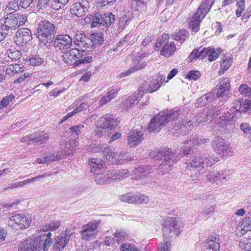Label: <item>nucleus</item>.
<instances>
[{
  "mask_svg": "<svg viewBox=\"0 0 251 251\" xmlns=\"http://www.w3.org/2000/svg\"><path fill=\"white\" fill-rule=\"evenodd\" d=\"M119 200L123 202L129 203H135V194L128 193L119 196Z\"/></svg>",
  "mask_w": 251,
  "mask_h": 251,
  "instance_id": "41",
  "label": "nucleus"
},
{
  "mask_svg": "<svg viewBox=\"0 0 251 251\" xmlns=\"http://www.w3.org/2000/svg\"><path fill=\"white\" fill-rule=\"evenodd\" d=\"M251 100L248 99H245L244 100H243V102H242L241 113H246L248 112L251 109Z\"/></svg>",
  "mask_w": 251,
  "mask_h": 251,
  "instance_id": "59",
  "label": "nucleus"
},
{
  "mask_svg": "<svg viewBox=\"0 0 251 251\" xmlns=\"http://www.w3.org/2000/svg\"><path fill=\"white\" fill-rule=\"evenodd\" d=\"M226 171H222L219 172L216 171L215 176L214 178L213 183L219 184L221 180L225 179L226 175L225 174Z\"/></svg>",
  "mask_w": 251,
  "mask_h": 251,
  "instance_id": "58",
  "label": "nucleus"
},
{
  "mask_svg": "<svg viewBox=\"0 0 251 251\" xmlns=\"http://www.w3.org/2000/svg\"><path fill=\"white\" fill-rule=\"evenodd\" d=\"M216 171H204L203 176L206 177L207 180L213 183L214 178L215 176Z\"/></svg>",
  "mask_w": 251,
  "mask_h": 251,
  "instance_id": "63",
  "label": "nucleus"
},
{
  "mask_svg": "<svg viewBox=\"0 0 251 251\" xmlns=\"http://www.w3.org/2000/svg\"><path fill=\"white\" fill-rule=\"evenodd\" d=\"M74 44L81 49L83 51H90L95 49L93 42L89 36H86L82 33L75 35L74 38Z\"/></svg>",
  "mask_w": 251,
  "mask_h": 251,
  "instance_id": "10",
  "label": "nucleus"
},
{
  "mask_svg": "<svg viewBox=\"0 0 251 251\" xmlns=\"http://www.w3.org/2000/svg\"><path fill=\"white\" fill-rule=\"evenodd\" d=\"M27 21L25 15L19 13H9L7 16L0 19V26L8 33L23 25Z\"/></svg>",
  "mask_w": 251,
  "mask_h": 251,
  "instance_id": "5",
  "label": "nucleus"
},
{
  "mask_svg": "<svg viewBox=\"0 0 251 251\" xmlns=\"http://www.w3.org/2000/svg\"><path fill=\"white\" fill-rule=\"evenodd\" d=\"M142 92V90L138 89L132 95L127 97L121 104L122 108L126 110L137 104L143 96Z\"/></svg>",
  "mask_w": 251,
  "mask_h": 251,
  "instance_id": "19",
  "label": "nucleus"
},
{
  "mask_svg": "<svg viewBox=\"0 0 251 251\" xmlns=\"http://www.w3.org/2000/svg\"><path fill=\"white\" fill-rule=\"evenodd\" d=\"M97 127L95 130L96 134L98 137H102L105 135L107 132H109V130L104 126H100L99 124L97 123Z\"/></svg>",
  "mask_w": 251,
  "mask_h": 251,
  "instance_id": "53",
  "label": "nucleus"
},
{
  "mask_svg": "<svg viewBox=\"0 0 251 251\" xmlns=\"http://www.w3.org/2000/svg\"><path fill=\"white\" fill-rule=\"evenodd\" d=\"M121 251H140L134 245L128 243L123 244L121 246Z\"/></svg>",
  "mask_w": 251,
  "mask_h": 251,
  "instance_id": "55",
  "label": "nucleus"
},
{
  "mask_svg": "<svg viewBox=\"0 0 251 251\" xmlns=\"http://www.w3.org/2000/svg\"><path fill=\"white\" fill-rule=\"evenodd\" d=\"M72 235V232L70 230L61 232L55 238L54 250L56 251L63 250L68 245Z\"/></svg>",
  "mask_w": 251,
  "mask_h": 251,
  "instance_id": "14",
  "label": "nucleus"
},
{
  "mask_svg": "<svg viewBox=\"0 0 251 251\" xmlns=\"http://www.w3.org/2000/svg\"><path fill=\"white\" fill-rule=\"evenodd\" d=\"M91 150L93 152H102L104 160L103 162H105L106 160L107 163L109 161V158L110 156V154L112 152L111 150L106 144L102 145H95L91 148Z\"/></svg>",
  "mask_w": 251,
  "mask_h": 251,
  "instance_id": "27",
  "label": "nucleus"
},
{
  "mask_svg": "<svg viewBox=\"0 0 251 251\" xmlns=\"http://www.w3.org/2000/svg\"><path fill=\"white\" fill-rule=\"evenodd\" d=\"M100 224L101 221L95 220L88 224H86V225H84V226L97 234V228L100 226Z\"/></svg>",
  "mask_w": 251,
  "mask_h": 251,
  "instance_id": "54",
  "label": "nucleus"
},
{
  "mask_svg": "<svg viewBox=\"0 0 251 251\" xmlns=\"http://www.w3.org/2000/svg\"><path fill=\"white\" fill-rule=\"evenodd\" d=\"M179 112L175 111L173 113L160 112L157 116L152 118L148 126L150 132L159 131L161 127L165 126L170 120H172L178 117Z\"/></svg>",
  "mask_w": 251,
  "mask_h": 251,
  "instance_id": "7",
  "label": "nucleus"
},
{
  "mask_svg": "<svg viewBox=\"0 0 251 251\" xmlns=\"http://www.w3.org/2000/svg\"><path fill=\"white\" fill-rule=\"evenodd\" d=\"M238 229L245 233L248 231H251V218H245L242 221L241 225H239Z\"/></svg>",
  "mask_w": 251,
  "mask_h": 251,
  "instance_id": "39",
  "label": "nucleus"
},
{
  "mask_svg": "<svg viewBox=\"0 0 251 251\" xmlns=\"http://www.w3.org/2000/svg\"><path fill=\"white\" fill-rule=\"evenodd\" d=\"M81 52L76 49H72L70 50H67L62 55L63 61L69 65L77 66L79 65L78 60L80 57V52Z\"/></svg>",
  "mask_w": 251,
  "mask_h": 251,
  "instance_id": "12",
  "label": "nucleus"
},
{
  "mask_svg": "<svg viewBox=\"0 0 251 251\" xmlns=\"http://www.w3.org/2000/svg\"><path fill=\"white\" fill-rule=\"evenodd\" d=\"M171 243L169 242L166 241L159 245L158 251H171Z\"/></svg>",
  "mask_w": 251,
  "mask_h": 251,
  "instance_id": "60",
  "label": "nucleus"
},
{
  "mask_svg": "<svg viewBox=\"0 0 251 251\" xmlns=\"http://www.w3.org/2000/svg\"><path fill=\"white\" fill-rule=\"evenodd\" d=\"M54 47L56 50H67L70 48L72 44V38L67 34H59L57 35L54 40L53 39Z\"/></svg>",
  "mask_w": 251,
  "mask_h": 251,
  "instance_id": "17",
  "label": "nucleus"
},
{
  "mask_svg": "<svg viewBox=\"0 0 251 251\" xmlns=\"http://www.w3.org/2000/svg\"><path fill=\"white\" fill-rule=\"evenodd\" d=\"M103 18V26L105 27L112 26L116 20L115 16L110 12L104 14Z\"/></svg>",
  "mask_w": 251,
  "mask_h": 251,
  "instance_id": "38",
  "label": "nucleus"
},
{
  "mask_svg": "<svg viewBox=\"0 0 251 251\" xmlns=\"http://www.w3.org/2000/svg\"><path fill=\"white\" fill-rule=\"evenodd\" d=\"M103 14L100 12L95 13L91 15L90 18L91 25L92 27H99L103 26Z\"/></svg>",
  "mask_w": 251,
  "mask_h": 251,
  "instance_id": "30",
  "label": "nucleus"
},
{
  "mask_svg": "<svg viewBox=\"0 0 251 251\" xmlns=\"http://www.w3.org/2000/svg\"><path fill=\"white\" fill-rule=\"evenodd\" d=\"M230 88L229 79L227 77L223 78L220 80L218 85L213 92L216 97L226 98L229 95Z\"/></svg>",
  "mask_w": 251,
  "mask_h": 251,
  "instance_id": "13",
  "label": "nucleus"
},
{
  "mask_svg": "<svg viewBox=\"0 0 251 251\" xmlns=\"http://www.w3.org/2000/svg\"><path fill=\"white\" fill-rule=\"evenodd\" d=\"M30 238H28L21 242L18 246L19 251H36Z\"/></svg>",
  "mask_w": 251,
  "mask_h": 251,
  "instance_id": "31",
  "label": "nucleus"
},
{
  "mask_svg": "<svg viewBox=\"0 0 251 251\" xmlns=\"http://www.w3.org/2000/svg\"><path fill=\"white\" fill-rule=\"evenodd\" d=\"M189 35L188 32L185 29L180 30L174 36V39L176 41H179L180 43L183 42Z\"/></svg>",
  "mask_w": 251,
  "mask_h": 251,
  "instance_id": "46",
  "label": "nucleus"
},
{
  "mask_svg": "<svg viewBox=\"0 0 251 251\" xmlns=\"http://www.w3.org/2000/svg\"><path fill=\"white\" fill-rule=\"evenodd\" d=\"M69 0H51L50 6L52 9L58 10L64 7Z\"/></svg>",
  "mask_w": 251,
  "mask_h": 251,
  "instance_id": "42",
  "label": "nucleus"
},
{
  "mask_svg": "<svg viewBox=\"0 0 251 251\" xmlns=\"http://www.w3.org/2000/svg\"><path fill=\"white\" fill-rule=\"evenodd\" d=\"M209 49L211 50V51L209 52L208 55V60L210 62L215 60L218 57V56L221 53V49H217V50H215L214 49L211 47H209Z\"/></svg>",
  "mask_w": 251,
  "mask_h": 251,
  "instance_id": "51",
  "label": "nucleus"
},
{
  "mask_svg": "<svg viewBox=\"0 0 251 251\" xmlns=\"http://www.w3.org/2000/svg\"><path fill=\"white\" fill-rule=\"evenodd\" d=\"M176 50V47L174 42H169L162 48L160 54L161 55L169 57L173 54Z\"/></svg>",
  "mask_w": 251,
  "mask_h": 251,
  "instance_id": "29",
  "label": "nucleus"
},
{
  "mask_svg": "<svg viewBox=\"0 0 251 251\" xmlns=\"http://www.w3.org/2000/svg\"><path fill=\"white\" fill-rule=\"evenodd\" d=\"M220 240L218 235H213L208 237L205 244L204 251H217L220 249Z\"/></svg>",
  "mask_w": 251,
  "mask_h": 251,
  "instance_id": "25",
  "label": "nucleus"
},
{
  "mask_svg": "<svg viewBox=\"0 0 251 251\" xmlns=\"http://www.w3.org/2000/svg\"><path fill=\"white\" fill-rule=\"evenodd\" d=\"M16 42L26 44L32 39L31 31L26 28H21L18 29L15 35Z\"/></svg>",
  "mask_w": 251,
  "mask_h": 251,
  "instance_id": "24",
  "label": "nucleus"
},
{
  "mask_svg": "<svg viewBox=\"0 0 251 251\" xmlns=\"http://www.w3.org/2000/svg\"><path fill=\"white\" fill-rule=\"evenodd\" d=\"M214 0H204L199 6L197 11L192 17H189L187 22L189 23L190 27L194 33L200 29V23L206 14L210 11Z\"/></svg>",
  "mask_w": 251,
  "mask_h": 251,
  "instance_id": "3",
  "label": "nucleus"
},
{
  "mask_svg": "<svg viewBox=\"0 0 251 251\" xmlns=\"http://www.w3.org/2000/svg\"><path fill=\"white\" fill-rule=\"evenodd\" d=\"M48 136L46 134L39 132H36L32 134L29 135L24 137L22 141H27L28 144L35 143L36 145H41L48 139Z\"/></svg>",
  "mask_w": 251,
  "mask_h": 251,
  "instance_id": "23",
  "label": "nucleus"
},
{
  "mask_svg": "<svg viewBox=\"0 0 251 251\" xmlns=\"http://www.w3.org/2000/svg\"><path fill=\"white\" fill-rule=\"evenodd\" d=\"M165 76L164 75H159L155 78H152L149 87L144 88L141 87L139 90H142L143 96L147 93H153L157 90L161 86V83L165 80Z\"/></svg>",
  "mask_w": 251,
  "mask_h": 251,
  "instance_id": "20",
  "label": "nucleus"
},
{
  "mask_svg": "<svg viewBox=\"0 0 251 251\" xmlns=\"http://www.w3.org/2000/svg\"><path fill=\"white\" fill-rule=\"evenodd\" d=\"M195 121L193 120L192 118L187 122H185V121L180 122L179 120H178L174 123V125L173 126L175 127L179 128H182L184 127L185 128V130L188 131H191L193 128Z\"/></svg>",
  "mask_w": 251,
  "mask_h": 251,
  "instance_id": "32",
  "label": "nucleus"
},
{
  "mask_svg": "<svg viewBox=\"0 0 251 251\" xmlns=\"http://www.w3.org/2000/svg\"><path fill=\"white\" fill-rule=\"evenodd\" d=\"M183 224L182 221L176 219V218H169L167 221L163 224L164 232L167 231L168 229L178 235L183 230Z\"/></svg>",
  "mask_w": 251,
  "mask_h": 251,
  "instance_id": "16",
  "label": "nucleus"
},
{
  "mask_svg": "<svg viewBox=\"0 0 251 251\" xmlns=\"http://www.w3.org/2000/svg\"><path fill=\"white\" fill-rule=\"evenodd\" d=\"M110 175L111 176L112 181L114 180H121L128 177L130 173L128 170L125 169L116 171L114 173L110 174Z\"/></svg>",
  "mask_w": 251,
  "mask_h": 251,
  "instance_id": "33",
  "label": "nucleus"
},
{
  "mask_svg": "<svg viewBox=\"0 0 251 251\" xmlns=\"http://www.w3.org/2000/svg\"><path fill=\"white\" fill-rule=\"evenodd\" d=\"M105 162L99 158H92L89 161L91 172L97 174L95 181L97 184L102 185L112 181L110 174H105L102 172L106 168Z\"/></svg>",
  "mask_w": 251,
  "mask_h": 251,
  "instance_id": "4",
  "label": "nucleus"
},
{
  "mask_svg": "<svg viewBox=\"0 0 251 251\" xmlns=\"http://www.w3.org/2000/svg\"><path fill=\"white\" fill-rule=\"evenodd\" d=\"M119 122V121L116 118L115 116L111 114H105L97 121V123L100 126H103L109 130L115 128Z\"/></svg>",
  "mask_w": 251,
  "mask_h": 251,
  "instance_id": "21",
  "label": "nucleus"
},
{
  "mask_svg": "<svg viewBox=\"0 0 251 251\" xmlns=\"http://www.w3.org/2000/svg\"><path fill=\"white\" fill-rule=\"evenodd\" d=\"M231 56V55L228 54L223 57L221 64V69L222 70L223 72L227 70L230 66L232 60Z\"/></svg>",
  "mask_w": 251,
  "mask_h": 251,
  "instance_id": "45",
  "label": "nucleus"
},
{
  "mask_svg": "<svg viewBox=\"0 0 251 251\" xmlns=\"http://www.w3.org/2000/svg\"><path fill=\"white\" fill-rule=\"evenodd\" d=\"M176 150L171 148H163L158 151H152L150 156L155 160H162L158 167V172L161 175L169 173L171 170V167L174 163L179 159V156L177 155Z\"/></svg>",
  "mask_w": 251,
  "mask_h": 251,
  "instance_id": "1",
  "label": "nucleus"
},
{
  "mask_svg": "<svg viewBox=\"0 0 251 251\" xmlns=\"http://www.w3.org/2000/svg\"><path fill=\"white\" fill-rule=\"evenodd\" d=\"M31 222L30 217H27L24 214H16L9 218L8 225L14 229L19 230L27 228Z\"/></svg>",
  "mask_w": 251,
  "mask_h": 251,
  "instance_id": "9",
  "label": "nucleus"
},
{
  "mask_svg": "<svg viewBox=\"0 0 251 251\" xmlns=\"http://www.w3.org/2000/svg\"><path fill=\"white\" fill-rule=\"evenodd\" d=\"M36 35L40 44L46 46L52 42L55 33L54 24L47 20L41 18L35 21Z\"/></svg>",
  "mask_w": 251,
  "mask_h": 251,
  "instance_id": "2",
  "label": "nucleus"
},
{
  "mask_svg": "<svg viewBox=\"0 0 251 251\" xmlns=\"http://www.w3.org/2000/svg\"><path fill=\"white\" fill-rule=\"evenodd\" d=\"M218 161V157L213 158L205 153H203L198 156L195 155L193 159L191 160L187 161L185 165V168L188 170L198 171L201 170L202 168L206 166H212L213 164Z\"/></svg>",
  "mask_w": 251,
  "mask_h": 251,
  "instance_id": "6",
  "label": "nucleus"
},
{
  "mask_svg": "<svg viewBox=\"0 0 251 251\" xmlns=\"http://www.w3.org/2000/svg\"><path fill=\"white\" fill-rule=\"evenodd\" d=\"M29 64L32 66H39L44 62V59L39 55L32 56L29 60Z\"/></svg>",
  "mask_w": 251,
  "mask_h": 251,
  "instance_id": "52",
  "label": "nucleus"
},
{
  "mask_svg": "<svg viewBox=\"0 0 251 251\" xmlns=\"http://www.w3.org/2000/svg\"><path fill=\"white\" fill-rule=\"evenodd\" d=\"M60 226V222L59 221H52L50 223V224L46 227H43L42 228L43 231H46L48 229L52 231L55 230L59 227Z\"/></svg>",
  "mask_w": 251,
  "mask_h": 251,
  "instance_id": "57",
  "label": "nucleus"
},
{
  "mask_svg": "<svg viewBox=\"0 0 251 251\" xmlns=\"http://www.w3.org/2000/svg\"><path fill=\"white\" fill-rule=\"evenodd\" d=\"M239 93L244 97H251V88L246 84H243L239 86L238 88Z\"/></svg>",
  "mask_w": 251,
  "mask_h": 251,
  "instance_id": "48",
  "label": "nucleus"
},
{
  "mask_svg": "<svg viewBox=\"0 0 251 251\" xmlns=\"http://www.w3.org/2000/svg\"><path fill=\"white\" fill-rule=\"evenodd\" d=\"M211 51L210 49L208 48H201L193 50L192 52L188 57V60L192 61L194 59H203L205 57L207 56L209 52Z\"/></svg>",
  "mask_w": 251,
  "mask_h": 251,
  "instance_id": "26",
  "label": "nucleus"
},
{
  "mask_svg": "<svg viewBox=\"0 0 251 251\" xmlns=\"http://www.w3.org/2000/svg\"><path fill=\"white\" fill-rule=\"evenodd\" d=\"M7 53L9 58L14 60H18L22 56L21 51L18 50H15V48H10L7 51Z\"/></svg>",
  "mask_w": 251,
  "mask_h": 251,
  "instance_id": "47",
  "label": "nucleus"
},
{
  "mask_svg": "<svg viewBox=\"0 0 251 251\" xmlns=\"http://www.w3.org/2000/svg\"><path fill=\"white\" fill-rule=\"evenodd\" d=\"M132 160L131 154L129 152L121 153L112 151L109 158L108 164H121Z\"/></svg>",
  "mask_w": 251,
  "mask_h": 251,
  "instance_id": "18",
  "label": "nucleus"
},
{
  "mask_svg": "<svg viewBox=\"0 0 251 251\" xmlns=\"http://www.w3.org/2000/svg\"><path fill=\"white\" fill-rule=\"evenodd\" d=\"M113 236L116 239V243H119L125 240L127 235L125 230H117Z\"/></svg>",
  "mask_w": 251,
  "mask_h": 251,
  "instance_id": "50",
  "label": "nucleus"
},
{
  "mask_svg": "<svg viewBox=\"0 0 251 251\" xmlns=\"http://www.w3.org/2000/svg\"><path fill=\"white\" fill-rule=\"evenodd\" d=\"M45 231H43L42 233L37 234V239L40 241V248L43 249L44 251H47L51 245L52 243V239H47L46 237L43 236V232Z\"/></svg>",
  "mask_w": 251,
  "mask_h": 251,
  "instance_id": "34",
  "label": "nucleus"
},
{
  "mask_svg": "<svg viewBox=\"0 0 251 251\" xmlns=\"http://www.w3.org/2000/svg\"><path fill=\"white\" fill-rule=\"evenodd\" d=\"M215 94L213 93H207L198 99L199 103H202V105H206L215 99Z\"/></svg>",
  "mask_w": 251,
  "mask_h": 251,
  "instance_id": "43",
  "label": "nucleus"
},
{
  "mask_svg": "<svg viewBox=\"0 0 251 251\" xmlns=\"http://www.w3.org/2000/svg\"><path fill=\"white\" fill-rule=\"evenodd\" d=\"M146 0H132L131 9L136 11H144L146 7Z\"/></svg>",
  "mask_w": 251,
  "mask_h": 251,
  "instance_id": "37",
  "label": "nucleus"
},
{
  "mask_svg": "<svg viewBox=\"0 0 251 251\" xmlns=\"http://www.w3.org/2000/svg\"><path fill=\"white\" fill-rule=\"evenodd\" d=\"M89 36L94 44L95 49L103 42V38L101 33H94Z\"/></svg>",
  "mask_w": 251,
  "mask_h": 251,
  "instance_id": "40",
  "label": "nucleus"
},
{
  "mask_svg": "<svg viewBox=\"0 0 251 251\" xmlns=\"http://www.w3.org/2000/svg\"><path fill=\"white\" fill-rule=\"evenodd\" d=\"M240 128L243 131L245 136L250 138L251 137V126L246 123H242L240 125Z\"/></svg>",
  "mask_w": 251,
  "mask_h": 251,
  "instance_id": "56",
  "label": "nucleus"
},
{
  "mask_svg": "<svg viewBox=\"0 0 251 251\" xmlns=\"http://www.w3.org/2000/svg\"><path fill=\"white\" fill-rule=\"evenodd\" d=\"M82 229L81 234L82 235V239L83 240H91L94 239L97 235L94 231L85 227L84 226H82Z\"/></svg>",
  "mask_w": 251,
  "mask_h": 251,
  "instance_id": "36",
  "label": "nucleus"
},
{
  "mask_svg": "<svg viewBox=\"0 0 251 251\" xmlns=\"http://www.w3.org/2000/svg\"><path fill=\"white\" fill-rule=\"evenodd\" d=\"M156 170L149 166H140L136 168L133 173L134 175H137V177H144L148 175L154 173V171Z\"/></svg>",
  "mask_w": 251,
  "mask_h": 251,
  "instance_id": "28",
  "label": "nucleus"
},
{
  "mask_svg": "<svg viewBox=\"0 0 251 251\" xmlns=\"http://www.w3.org/2000/svg\"><path fill=\"white\" fill-rule=\"evenodd\" d=\"M195 144L194 140H188L184 142L183 145L181 147L182 153L184 155H188L191 153H193L194 150L195 149L193 148V146Z\"/></svg>",
  "mask_w": 251,
  "mask_h": 251,
  "instance_id": "35",
  "label": "nucleus"
},
{
  "mask_svg": "<svg viewBox=\"0 0 251 251\" xmlns=\"http://www.w3.org/2000/svg\"><path fill=\"white\" fill-rule=\"evenodd\" d=\"M19 5L20 3H18V0H12L8 3V5H7V8L9 10L16 11L18 9H19Z\"/></svg>",
  "mask_w": 251,
  "mask_h": 251,
  "instance_id": "61",
  "label": "nucleus"
},
{
  "mask_svg": "<svg viewBox=\"0 0 251 251\" xmlns=\"http://www.w3.org/2000/svg\"><path fill=\"white\" fill-rule=\"evenodd\" d=\"M145 129L142 127L140 128H133L128 133V144L130 147L140 144L144 139Z\"/></svg>",
  "mask_w": 251,
  "mask_h": 251,
  "instance_id": "11",
  "label": "nucleus"
},
{
  "mask_svg": "<svg viewBox=\"0 0 251 251\" xmlns=\"http://www.w3.org/2000/svg\"><path fill=\"white\" fill-rule=\"evenodd\" d=\"M207 117L206 116V114L203 112L199 113L197 115L196 117L192 118L193 121H195L194 122V125L195 126H203V124L206 122L207 121Z\"/></svg>",
  "mask_w": 251,
  "mask_h": 251,
  "instance_id": "44",
  "label": "nucleus"
},
{
  "mask_svg": "<svg viewBox=\"0 0 251 251\" xmlns=\"http://www.w3.org/2000/svg\"><path fill=\"white\" fill-rule=\"evenodd\" d=\"M73 153L71 151L68 150V152L64 150L62 152H55L54 153H47L43 154L41 157L36 159V162L38 164L48 163L51 161H55L59 160L65 155H67Z\"/></svg>",
  "mask_w": 251,
  "mask_h": 251,
  "instance_id": "15",
  "label": "nucleus"
},
{
  "mask_svg": "<svg viewBox=\"0 0 251 251\" xmlns=\"http://www.w3.org/2000/svg\"><path fill=\"white\" fill-rule=\"evenodd\" d=\"M89 8V4L87 1L77 2L71 6L70 12L76 16L81 17L88 11Z\"/></svg>",
  "mask_w": 251,
  "mask_h": 251,
  "instance_id": "22",
  "label": "nucleus"
},
{
  "mask_svg": "<svg viewBox=\"0 0 251 251\" xmlns=\"http://www.w3.org/2000/svg\"><path fill=\"white\" fill-rule=\"evenodd\" d=\"M90 106V103L88 102H83L80 104V105L76 107L75 109H74L73 111L75 113V114H77V113L83 111L86 109Z\"/></svg>",
  "mask_w": 251,
  "mask_h": 251,
  "instance_id": "64",
  "label": "nucleus"
},
{
  "mask_svg": "<svg viewBox=\"0 0 251 251\" xmlns=\"http://www.w3.org/2000/svg\"><path fill=\"white\" fill-rule=\"evenodd\" d=\"M93 61V57L91 56H84L80 54V57L78 58V63L79 65L81 64H86L91 62Z\"/></svg>",
  "mask_w": 251,
  "mask_h": 251,
  "instance_id": "62",
  "label": "nucleus"
},
{
  "mask_svg": "<svg viewBox=\"0 0 251 251\" xmlns=\"http://www.w3.org/2000/svg\"><path fill=\"white\" fill-rule=\"evenodd\" d=\"M150 201L148 196L141 193L135 194V201L136 204H147Z\"/></svg>",
  "mask_w": 251,
  "mask_h": 251,
  "instance_id": "49",
  "label": "nucleus"
},
{
  "mask_svg": "<svg viewBox=\"0 0 251 251\" xmlns=\"http://www.w3.org/2000/svg\"><path fill=\"white\" fill-rule=\"evenodd\" d=\"M211 144L214 151L223 157L231 156L233 154L230 145L221 137H214Z\"/></svg>",
  "mask_w": 251,
  "mask_h": 251,
  "instance_id": "8",
  "label": "nucleus"
}]
</instances>
